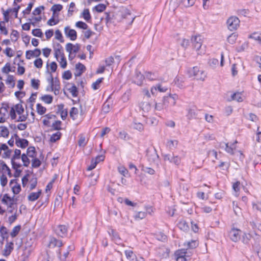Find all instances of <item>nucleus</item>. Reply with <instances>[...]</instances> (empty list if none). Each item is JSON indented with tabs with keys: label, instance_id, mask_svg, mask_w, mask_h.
<instances>
[{
	"label": "nucleus",
	"instance_id": "1",
	"mask_svg": "<svg viewBox=\"0 0 261 261\" xmlns=\"http://www.w3.org/2000/svg\"><path fill=\"white\" fill-rule=\"evenodd\" d=\"M237 143V141H235L233 143H221L220 144V147L224 148L227 153L231 155H236L239 156L240 159H243L244 155L242 152L240 150L237 149L236 144Z\"/></svg>",
	"mask_w": 261,
	"mask_h": 261
},
{
	"label": "nucleus",
	"instance_id": "2",
	"mask_svg": "<svg viewBox=\"0 0 261 261\" xmlns=\"http://www.w3.org/2000/svg\"><path fill=\"white\" fill-rule=\"evenodd\" d=\"M16 112L20 115L17 119L18 121L22 122L26 120L28 114H22L24 112V109L21 104L17 103L11 107L9 114L13 120L16 119Z\"/></svg>",
	"mask_w": 261,
	"mask_h": 261
},
{
	"label": "nucleus",
	"instance_id": "3",
	"mask_svg": "<svg viewBox=\"0 0 261 261\" xmlns=\"http://www.w3.org/2000/svg\"><path fill=\"white\" fill-rule=\"evenodd\" d=\"M204 38L201 35L192 36L191 40L193 48L197 52L198 55L204 54L205 46H202Z\"/></svg>",
	"mask_w": 261,
	"mask_h": 261
},
{
	"label": "nucleus",
	"instance_id": "4",
	"mask_svg": "<svg viewBox=\"0 0 261 261\" xmlns=\"http://www.w3.org/2000/svg\"><path fill=\"white\" fill-rule=\"evenodd\" d=\"M47 81L49 84V86L47 87V91H53L56 95H59L60 93V83L57 77L54 78L52 74L50 73L49 77L47 79Z\"/></svg>",
	"mask_w": 261,
	"mask_h": 261
},
{
	"label": "nucleus",
	"instance_id": "5",
	"mask_svg": "<svg viewBox=\"0 0 261 261\" xmlns=\"http://www.w3.org/2000/svg\"><path fill=\"white\" fill-rule=\"evenodd\" d=\"M240 23L239 19L234 16L229 17L226 22L227 28L231 31L236 30L239 27Z\"/></svg>",
	"mask_w": 261,
	"mask_h": 261
},
{
	"label": "nucleus",
	"instance_id": "6",
	"mask_svg": "<svg viewBox=\"0 0 261 261\" xmlns=\"http://www.w3.org/2000/svg\"><path fill=\"white\" fill-rule=\"evenodd\" d=\"M2 202L3 204L8 206L10 208L8 211L10 213H13V210L14 209L15 199L14 196L11 197L8 194H5L2 199Z\"/></svg>",
	"mask_w": 261,
	"mask_h": 261
},
{
	"label": "nucleus",
	"instance_id": "7",
	"mask_svg": "<svg viewBox=\"0 0 261 261\" xmlns=\"http://www.w3.org/2000/svg\"><path fill=\"white\" fill-rule=\"evenodd\" d=\"M241 236V231L237 228H232L228 232L229 238L234 242L238 241L240 239Z\"/></svg>",
	"mask_w": 261,
	"mask_h": 261
},
{
	"label": "nucleus",
	"instance_id": "8",
	"mask_svg": "<svg viewBox=\"0 0 261 261\" xmlns=\"http://www.w3.org/2000/svg\"><path fill=\"white\" fill-rule=\"evenodd\" d=\"M15 144L18 147L25 148L29 145V142L27 139L20 138L17 134H14Z\"/></svg>",
	"mask_w": 261,
	"mask_h": 261
},
{
	"label": "nucleus",
	"instance_id": "9",
	"mask_svg": "<svg viewBox=\"0 0 261 261\" xmlns=\"http://www.w3.org/2000/svg\"><path fill=\"white\" fill-rule=\"evenodd\" d=\"M55 233L59 237L63 238L66 236L67 233V228L64 225H60L55 229Z\"/></svg>",
	"mask_w": 261,
	"mask_h": 261
},
{
	"label": "nucleus",
	"instance_id": "10",
	"mask_svg": "<svg viewBox=\"0 0 261 261\" xmlns=\"http://www.w3.org/2000/svg\"><path fill=\"white\" fill-rule=\"evenodd\" d=\"M9 185L14 194H18L20 192L21 186L18 183L17 179H13L11 180Z\"/></svg>",
	"mask_w": 261,
	"mask_h": 261
},
{
	"label": "nucleus",
	"instance_id": "11",
	"mask_svg": "<svg viewBox=\"0 0 261 261\" xmlns=\"http://www.w3.org/2000/svg\"><path fill=\"white\" fill-rule=\"evenodd\" d=\"M3 151L2 156L3 158H9L11 156L12 151L10 149L6 144L0 143V154Z\"/></svg>",
	"mask_w": 261,
	"mask_h": 261
},
{
	"label": "nucleus",
	"instance_id": "12",
	"mask_svg": "<svg viewBox=\"0 0 261 261\" xmlns=\"http://www.w3.org/2000/svg\"><path fill=\"white\" fill-rule=\"evenodd\" d=\"M64 33L66 36L72 41H74L77 38L76 32L73 29H70L68 26L64 28Z\"/></svg>",
	"mask_w": 261,
	"mask_h": 261
},
{
	"label": "nucleus",
	"instance_id": "13",
	"mask_svg": "<svg viewBox=\"0 0 261 261\" xmlns=\"http://www.w3.org/2000/svg\"><path fill=\"white\" fill-rule=\"evenodd\" d=\"M80 48V45L79 44L73 45L71 43H68L66 45V50L70 54L72 53L76 54L79 51Z\"/></svg>",
	"mask_w": 261,
	"mask_h": 261
},
{
	"label": "nucleus",
	"instance_id": "14",
	"mask_svg": "<svg viewBox=\"0 0 261 261\" xmlns=\"http://www.w3.org/2000/svg\"><path fill=\"white\" fill-rule=\"evenodd\" d=\"M21 151L19 149H15L14 150V154L11 158L12 164H14L16 166H19V160L21 157Z\"/></svg>",
	"mask_w": 261,
	"mask_h": 261
},
{
	"label": "nucleus",
	"instance_id": "15",
	"mask_svg": "<svg viewBox=\"0 0 261 261\" xmlns=\"http://www.w3.org/2000/svg\"><path fill=\"white\" fill-rule=\"evenodd\" d=\"M144 79L143 75L140 72L136 70L133 77V82L139 86H141Z\"/></svg>",
	"mask_w": 261,
	"mask_h": 261
},
{
	"label": "nucleus",
	"instance_id": "16",
	"mask_svg": "<svg viewBox=\"0 0 261 261\" xmlns=\"http://www.w3.org/2000/svg\"><path fill=\"white\" fill-rule=\"evenodd\" d=\"M0 173L2 175H8L10 177L11 176V173L10 169L7 166L6 164L3 161H0Z\"/></svg>",
	"mask_w": 261,
	"mask_h": 261
},
{
	"label": "nucleus",
	"instance_id": "17",
	"mask_svg": "<svg viewBox=\"0 0 261 261\" xmlns=\"http://www.w3.org/2000/svg\"><path fill=\"white\" fill-rule=\"evenodd\" d=\"M176 3H178L179 6L185 7H189L192 6L195 2V0H175ZM175 2L172 1L170 3V5L172 4L173 3H174Z\"/></svg>",
	"mask_w": 261,
	"mask_h": 261
},
{
	"label": "nucleus",
	"instance_id": "18",
	"mask_svg": "<svg viewBox=\"0 0 261 261\" xmlns=\"http://www.w3.org/2000/svg\"><path fill=\"white\" fill-rule=\"evenodd\" d=\"M63 245L62 241L57 239L54 237L50 238L48 246L50 248H54L56 247H61Z\"/></svg>",
	"mask_w": 261,
	"mask_h": 261
},
{
	"label": "nucleus",
	"instance_id": "19",
	"mask_svg": "<svg viewBox=\"0 0 261 261\" xmlns=\"http://www.w3.org/2000/svg\"><path fill=\"white\" fill-rule=\"evenodd\" d=\"M14 243L13 242H7L5 246L3 255L5 256H9L13 250Z\"/></svg>",
	"mask_w": 261,
	"mask_h": 261
},
{
	"label": "nucleus",
	"instance_id": "20",
	"mask_svg": "<svg viewBox=\"0 0 261 261\" xmlns=\"http://www.w3.org/2000/svg\"><path fill=\"white\" fill-rule=\"evenodd\" d=\"M56 117V115L49 113L47 114H46L44 116V119L43 120V123L45 126H46L47 127L50 126V119H54Z\"/></svg>",
	"mask_w": 261,
	"mask_h": 261
},
{
	"label": "nucleus",
	"instance_id": "21",
	"mask_svg": "<svg viewBox=\"0 0 261 261\" xmlns=\"http://www.w3.org/2000/svg\"><path fill=\"white\" fill-rule=\"evenodd\" d=\"M76 71L74 73L75 76H80L86 70L85 66L81 63L76 64L75 66Z\"/></svg>",
	"mask_w": 261,
	"mask_h": 261
},
{
	"label": "nucleus",
	"instance_id": "22",
	"mask_svg": "<svg viewBox=\"0 0 261 261\" xmlns=\"http://www.w3.org/2000/svg\"><path fill=\"white\" fill-rule=\"evenodd\" d=\"M62 49V46L59 43L57 44V47L55 48V57L57 60L60 57L64 56Z\"/></svg>",
	"mask_w": 261,
	"mask_h": 261
},
{
	"label": "nucleus",
	"instance_id": "23",
	"mask_svg": "<svg viewBox=\"0 0 261 261\" xmlns=\"http://www.w3.org/2000/svg\"><path fill=\"white\" fill-rule=\"evenodd\" d=\"M177 96L175 95H170L168 97L164 98V102L165 105H167V103H170L172 106H174L176 103V99L177 98Z\"/></svg>",
	"mask_w": 261,
	"mask_h": 261
},
{
	"label": "nucleus",
	"instance_id": "24",
	"mask_svg": "<svg viewBox=\"0 0 261 261\" xmlns=\"http://www.w3.org/2000/svg\"><path fill=\"white\" fill-rule=\"evenodd\" d=\"M177 226L180 230L184 231H187L189 229L188 223L184 220H180L177 224Z\"/></svg>",
	"mask_w": 261,
	"mask_h": 261
},
{
	"label": "nucleus",
	"instance_id": "25",
	"mask_svg": "<svg viewBox=\"0 0 261 261\" xmlns=\"http://www.w3.org/2000/svg\"><path fill=\"white\" fill-rule=\"evenodd\" d=\"M41 194V190H40L37 192H32L28 196V200L31 201H34L38 199Z\"/></svg>",
	"mask_w": 261,
	"mask_h": 261
},
{
	"label": "nucleus",
	"instance_id": "26",
	"mask_svg": "<svg viewBox=\"0 0 261 261\" xmlns=\"http://www.w3.org/2000/svg\"><path fill=\"white\" fill-rule=\"evenodd\" d=\"M9 135V130L5 126H0V137L7 138Z\"/></svg>",
	"mask_w": 261,
	"mask_h": 261
},
{
	"label": "nucleus",
	"instance_id": "27",
	"mask_svg": "<svg viewBox=\"0 0 261 261\" xmlns=\"http://www.w3.org/2000/svg\"><path fill=\"white\" fill-rule=\"evenodd\" d=\"M174 83L179 88L185 87L184 78L181 76H176L174 80Z\"/></svg>",
	"mask_w": 261,
	"mask_h": 261
},
{
	"label": "nucleus",
	"instance_id": "28",
	"mask_svg": "<svg viewBox=\"0 0 261 261\" xmlns=\"http://www.w3.org/2000/svg\"><path fill=\"white\" fill-rule=\"evenodd\" d=\"M185 253V252H181V251H176L175 254L176 261H186Z\"/></svg>",
	"mask_w": 261,
	"mask_h": 261
},
{
	"label": "nucleus",
	"instance_id": "29",
	"mask_svg": "<svg viewBox=\"0 0 261 261\" xmlns=\"http://www.w3.org/2000/svg\"><path fill=\"white\" fill-rule=\"evenodd\" d=\"M231 100H236L238 102H242L243 101V97L242 94L240 92H236L231 95Z\"/></svg>",
	"mask_w": 261,
	"mask_h": 261
},
{
	"label": "nucleus",
	"instance_id": "30",
	"mask_svg": "<svg viewBox=\"0 0 261 261\" xmlns=\"http://www.w3.org/2000/svg\"><path fill=\"white\" fill-rule=\"evenodd\" d=\"M146 216V213L145 212H137L134 215V218L135 220H140L145 218Z\"/></svg>",
	"mask_w": 261,
	"mask_h": 261
},
{
	"label": "nucleus",
	"instance_id": "31",
	"mask_svg": "<svg viewBox=\"0 0 261 261\" xmlns=\"http://www.w3.org/2000/svg\"><path fill=\"white\" fill-rule=\"evenodd\" d=\"M178 145V141L176 140H170L167 142V147L172 150L176 148Z\"/></svg>",
	"mask_w": 261,
	"mask_h": 261
},
{
	"label": "nucleus",
	"instance_id": "32",
	"mask_svg": "<svg viewBox=\"0 0 261 261\" xmlns=\"http://www.w3.org/2000/svg\"><path fill=\"white\" fill-rule=\"evenodd\" d=\"M20 159L22 162V165L24 167H28L30 164V161L28 158V156L25 154L23 153L21 154Z\"/></svg>",
	"mask_w": 261,
	"mask_h": 261
},
{
	"label": "nucleus",
	"instance_id": "33",
	"mask_svg": "<svg viewBox=\"0 0 261 261\" xmlns=\"http://www.w3.org/2000/svg\"><path fill=\"white\" fill-rule=\"evenodd\" d=\"M35 153L36 151L34 147L30 146L28 148L26 154L28 156V157L34 158L36 157Z\"/></svg>",
	"mask_w": 261,
	"mask_h": 261
},
{
	"label": "nucleus",
	"instance_id": "34",
	"mask_svg": "<svg viewBox=\"0 0 261 261\" xmlns=\"http://www.w3.org/2000/svg\"><path fill=\"white\" fill-rule=\"evenodd\" d=\"M41 99L46 104H50L53 102V97L50 95H44L41 97Z\"/></svg>",
	"mask_w": 261,
	"mask_h": 261
},
{
	"label": "nucleus",
	"instance_id": "35",
	"mask_svg": "<svg viewBox=\"0 0 261 261\" xmlns=\"http://www.w3.org/2000/svg\"><path fill=\"white\" fill-rule=\"evenodd\" d=\"M62 122L60 120L55 121L50 125L53 130H59L61 128Z\"/></svg>",
	"mask_w": 261,
	"mask_h": 261
},
{
	"label": "nucleus",
	"instance_id": "36",
	"mask_svg": "<svg viewBox=\"0 0 261 261\" xmlns=\"http://www.w3.org/2000/svg\"><path fill=\"white\" fill-rule=\"evenodd\" d=\"M109 234L112 236V239L116 243L120 242V238L118 235L117 233L114 230L112 229L110 232Z\"/></svg>",
	"mask_w": 261,
	"mask_h": 261
},
{
	"label": "nucleus",
	"instance_id": "37",
	"mask_svg": "<svg viewBox=\"0 0 261 261\" xmlns=\"http://www.w3.org/2000/svg\"><path fill=\"white\" fill-rule=\"evenodd\" d=\"M12 165L13 168L15 170V172L14 173V176L16 177H18L22 171V169H21V168L22 167V164H19V166H16L14 164Z\"/></svg>",
	"mask_w": 261,
	"mask_h": 261
},
{
	"label": "nucleus",
	"instance_id": "38",
	"mask_svg": "<svg viewBox=\"0 0 261 261\" xmlns=\"http://www.w3.org/2000/svg\"><path fill=\"white\" fill-rule=\"evenodd\" d=\"M106 9V6L103 4H99L95 6L93 10L96 11L98 13L102 12L104 11Z\"/></svg>",
	"mask_w": 261,
	"mask_h": 261
},
{
	"label": "nucleus",
	"instance_id": "39",
	"mask_svg": "<svg viewBox=\"0 0 261 261\" xmlns=\"http://www.w3.org/2000/svg\"><path fill=\"white\" fill-rule=\"evenodd\" d=\"M37 112L38 114L42 115L44 114L46 111V109L44 107L42 106L40 103H37L36 105Z\"/></svg>",
	"mask_w": 261,
	"mask_h": 261
},
{
	"label": "nucleus",
	"instance_id": "40",
	"mask_svg": "<svg viewBox=\"0 0 261 261\" xmlns=\"http://www.w3.org/2000/svg\"><path fill=\"white\" fill-rule=\"evenodd\" d=\"M21 229V226L18 225L16 226H15L12 231L10 233V236L12 238L15 237L19 232L20 230Z\"/></svg>",
	"mask_w": 261,
	"mask_h": 261
},
{
	"label": "nucleus",
	"instance_id": "41",
	"mask_svg": "<svg viewBox=\"0 0 261 261\" xmlns=\"http://www.w3.org/2000/svg\"><path fill=\"white\" fill-rule=\"evenodd\" d=\"M61 137V133L60 132H57L51 135L50 141L51 142H55L56 141L59 140Z\"/></svg>",
	"mask_w": 261,
	"mask_h": 261
},
{
	"label": "nucleus",
	"instance_id": "42",
	"mask_svg": "<svg viewBox=\"0 0 261 261\" xmlns=\"http://www.w3.org/2000/svg\"><path fill=\"white\" fill-rule=\"evenodd\" d=\"M68 91L73 97H75L77 96V89L75 85H72L70 88H69Z\"/></svg>",
	"mask_w": 261,
	"mask_h": 261
},
{
	"label": "nucleus",
	"instance_id": "43",
	"mask_svg": "<svg viewBox=\"0 0 261 261\" xmlns=\"http://www.w3.org/2000/svg\"><path fill=\"white\" fill-rule=\"evenodd\" d=\"M206 77V74L203 70H200L199 73L196 74L195 79L197 80L204 81Z\"/></svg>",
	"mask_w": 261,
	"mask_h": 261
},
{
	"label": "nucleus",
	"instance_id": "44",
	"mask_svg": "<svg viewBox=\"0 0 261 261\" xmlns=\"http://www.w3.org/2000/svg\"><path fill=\"white\" fill-rule=\"evenodd\" d=\"M198 245V242L196 240H191L187 243V249H194Z\"/></svg>",
	"mask_w": 261,
	"mask_h": 261
},
{
	"label": "nucleus",
	"instance_id": "45",
	"mask_svg": "<svg viewBox=\"0 0 261 261\" xmlns=\"http://www.w3.org/2000/svg\"><path fill=\"white\" fill-rule=\"evenodd\" d=\"M79 110L75 107H72L70 111V116L73 119L75 120L77 117Z\"/></svg>",
	"mask_w": 261,
	"mask_h": 261
},
{
	"label": "nucleus",
	"instance_id": "46",
	"mask_svg": "<svg viewBox=\"0 0 261 261\" xmlns=\"http://www.w3.org/2000/svg\"><path fill=\"white\" fill-rule=\"evenodd\" d=\"M103 80V77H100L95 82H94L92 85V88L94 90H97L100 87V84L102 83Z\"/></svg>",
	"mask_w": 261,
	"mask_h": 261
},
{
	"label": "nucleus",
	"instance_id": "47",
	"mask_svg": "<svg viewBox=\"0 0 261 261\" xmlns=\"http://www.w3.org/2000/svg\"><path fill=\"white\" fill-rule=\"evenodd\" d=\"M132 127L140 132L142 131L144 129L143 125L139 122H134L132 124Z\"/></svg>",
	"mask_w": 261,
	"mask_h": 261
},
{
	"label": "nucleus",
	"instance_id": "48",
	"mask_svg": "<svg viewBox=\"0 0 261 261\" xmlns=\"http://www.w3.org/2000/svg\"><path fill=\"white\" fill-rule=\"evenodd\" d=\"M82 14H83V18L87 21H88L89 20L91 19V17L90 15L89 9H84L83 12Z\"/></svg>",
	"mask_w": 261,
	"mask_h": 261
},
{
	"label": "nucleus",
	"instance_id": "49",
	"mask_svg": "<svg viewBox=\"0 0 261 261\" xmlns=\"http://www.w3.org/2000/svg\"><path fill=\"white\" fill-rule=\"evenodd\" d=\"M79 145L80 147H85L87 144L85 137L84 135H80V139L78 142Z\"/></svg>",
	"mask_w": 261,
	"mask_h": 261
},
{
	"label": "nucleus",
	"instance_id": "50",
	"mask_svg": "<svg viewBox=\"0 0 261 261\" xmlns=\"http://www.w3.org/2000/svg\"><path fill=\"white\" fill-rule=\"evenodd\" d=\"M200 70L197 67H194L192 69H191L189 71V73L190 76L196 77V74L199 73Z\"/></svg>",
	"mask_w": 261,
	"mask_h": 261
},
{
	"label": "nucleus",
	"instance_id": "51",
	"mask_svg": "<svg viewBox=\"0 0 261 261\" xmlns=\"http://www.w3.org/2000/svg\"><path fill=\"white\" fill-rule=\"evenodd\" d=\"M41 164V161L36 157L32 161V166L33 168H38Z\"/></svg>",
	"mask_w": 261,
	"mask_h": 261
},
{
	"label": "nucleus",
	"instance_id": "52",
	"mask_svg": "<svg viewBox=\"0 0 261 261\" xmlns=\"http://www.w3.org/2000/svg\"><path fill=\"white\" fill-rule=\"evenodd\" d=\"M40 85V81L33 79L31 80V86L35 90H37L39 88Z\"/></svg>",
	"mask_w": 261,
	"mask_h": 261
},
{
	"label": "nucleus",
	"instance_id": "53",
	"mask_svg": "<svg viewBox=\"0 0 261 261\" xmlns=\"http://www.w3.org/2000/svg\"><path fill=\"white\" fill-rule=\"evenodd\" d=\"M249 37L255 40L258 41L259 43L261 44V37L257 33L254 32L251 34L249 35Z\"/></svg>",
	"mask_w": 261,
	"mask_h": 261
},
{
	"label": "nucleus",
	"instance_id": "54",
	"mask_svg": "<svg viewBox=\"0 0 261 261\" xmlns=\"http://www.w3.org/2000/svg\"><path fill=\"white\" fill-rule=\"evenodd\" d=\"M62 9V5L60 4H55L52 6L51 10L54 13H55L57 12L60 11Z\"/></svg>",
	"mask_w": 261,
	"mask_h": 261
},
{
	"label": "nucleus",
	"instance_id": "55",
	"mask_svg": "<svg viewBox=\"0 0 261 261\" xmlns=\"http://www.w3.org/2000/svg\"><path fill=\"white\" fill-rule=\"evenodd\" d=\"M237 40V35L234 34H231L227 37V41L231 44L235 43Z\"/></svg>",
	"mask_w": 261,
	"mask_h": 261
},
{
	"label": "nucleus",
	"instance_id": "56",
	"mask_svg": "<svg viewBox=\"0 0 261 261\" xmlns=\"http://www.w3.org/2000/svg\"><path fill=\"white\" fill-rule=\"evenodd\" d=\"M75 26L79 28L83 29L84 30L87 29L88 27V25L86 23L81 21H79L76 22Z\"/></svg>",
	"mask_w": 261,
	"mask_h": 261
},
{
	"label": "nucleus",
	"instance_id": "57",
	"mask_svg": "<svg viewBox=\"0 0 261 261\" xmlns=\"http://www.w3.org/2000/svg\"><path fill=\"white\" fill-rule=\"evenodd\" d=\"M146 77L150 81L156 80L158 76L154 73L147 72L146 74Z\"/></svg>",
	"mask_w": 261,
	"mask_h": 261
},
{
	"label": "nucleus",
	"instance_id": "58",
	"mask_svg": "<svg viewBox=\"0 0 261 261\" xmlns=\"http://www.w3.org/2000/svg\"><path fill=\"white\" fill-rule=\"evenodd\" d=\"M240 182L239 181H237L234 183L232 186V188L234 192H236L235 195L236 196H238V193L240 191Z\"/></svg>",
	"mask_w": 261,
	"mask_h": 261
},
{
	"label": "nucleus",
	"instance_id": "59",
	"mask_svg": "<svg viewBox=\"0 0 261 261\" xmlns=\"http://www.w3.org/2000/svg\"><path fill=\"white\" fill-rule=\"evenodd\" d=\"M19 34L17 31L16 30H12L11 33V38L12 40L14 41H17L18 38Z\"/></svg>",
	"mask_w": 261,
	"mask_h": 261
},
{
	"label": "nucleus",
	"instance_id": "60",
	"mask_svg": "<svg viewBox=\"0 0 261 261\" xmlns=\"http://www.w3.org/2000/svg\"><path fill=\"white\" fill-rule=\"evenodd\" d=\"M44 9V7L43 6L36 8L33 11V14L34 15H39L41 11Z\"/></svg>",
	"mask_w": 261,
	"mask_h": 261
},
{
	"label": "nucleus",
	"instance_id": "61",
	"mask_svg": "<svg viewBox=\"0 0 261 261\" xmlns=\"http://www.w3.org/2000/svg\"><path fill=\"white\" fill-rule=\"evenodd\" d=\"M55 38L56 39L59 40L61 42H63L64 41L62 33L59 30H57L55 31Z\"/></svg>",
	"mask_w": 261,
	"mask_h": 261
},
{
	"label": "nucleus",
	"instance_id": "62",
	"mask_svg": "<svg viewBox=\"0 0 261 261\" xmlns=\"http://www.w3.org/2000/svg\"><path fill=\"white\" fill-rule=\"evenodd\" d=\"M75 5L74 3L71 2L69 5V7L68 10V15L71 16L72 15L73 12L74 11Z\"/></svg>",
	"mask_w": 261,
	"mask_h": 261
},
{
	"label": "nucleus",
	"instance_id": "63",
	"mask_svg": "<svg viewBox=\"0 0 261 261\" xmlns=\"http://www.w3.org/2000/svg\"><path fill=\"white\" fill-rule=\"evenodd\" d=\"M34 65L38 68H41L42 67L43 61L41 58H38L34 62Z\"/></svg>",
	"mask_w": 261,
	"mask_h": 261
},
{
	"label": "nucleus",
	"instance_id": "64",
	"mask_svg": "<svg viewBox=\"0 0 261 261\" xmlns=\"http://www.w3.org/2000/svg\"><path fill=\"white\" fill-rule=\"evenodd\" d=\"M8 182V179L5 175H2L0 177V182L2 187H5Z\"/></svg>",
	"mask_w": 261,
	"mask_h": 261
}]
</instances>
